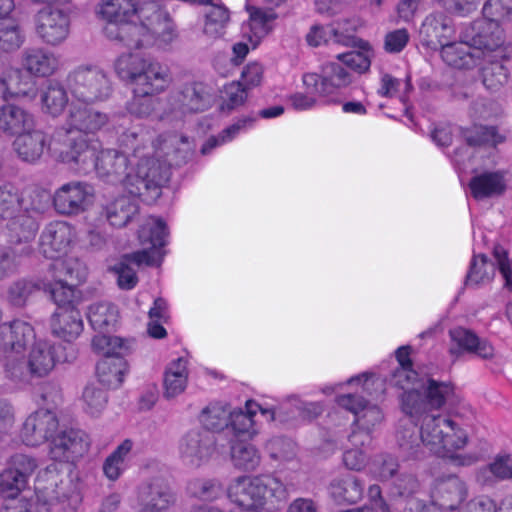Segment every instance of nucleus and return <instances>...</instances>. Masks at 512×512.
Returning a JSON list of instances; mask_svg holds the SVG:
<instances>
[{
	"instance_id": "2",
	"label": "nucleus",
	"mask_w": 512,
	"mask_h": 512,
	"mask_svg": "<svg viewBox=\"0 0 512 512\" xmlns=\"http://www.w3.org/2000/svg\"><path fill=\"white\" fill-rule=\"evenodd\" d=\"M173 148V160L176 164L185 162L192 151L189 139L183 135H171L163 140L162 150L169 156ZM171 160L141 158L136 171L129 169L128 157L115 149L101 150L95 159L93 168L101 178L111 183H120L135 196L153 191L159 195L160 187L169 180Z\"/></svg>"
},
{
	"instance_id": "48",
	"label": "nucleus",
	"mask_w": 512,
	"mask_h": 512,
	"mask_svg": "<svg viewBox=\"0 0 512 512\" xmlns=\"http://www.w3.org/2000/svg\"><path fill=\"white\" fill-rule=\"evenodd\" d=\"M492 57L491 55L486 59H481L479 65L484 63L481 67L484 86L491 91H496L507 82L508 71L502 62L494 61Z\"/></svg>"
},
{
	"instance_id": "23",
	"label": "nucleus",
	"mask_w": 512,
	"mask_h": 512,
	"mask_svg": "<svg viewBox=\"0 0 512 512\" xmlns=\"http://www.w3.org/2000/svg\"><path fill=\"white\" fill-rule=\"evenodd\" d=\"M467 497V484L456 475L437 479L432 491L433 503L445 511L457 510Z\"/></svg>"
},
{
	"instance_id": "41",
	"label": "nucleus",
	"mask_w": 512,
	"mask_h": 512,
	"mask_svg": "<svg viewBox=\"0 0 512 512\" xmlns=\"http://www.w3.org/2000/svg\"><path fill=\"white\" fill-rule=\"evenodd\" d=\"M87 317L95 331L109 332L117 323L118 310L109 302L94 303L90 305Z\"/></svg>"
},
{
	"instance_id": "61",
	"label": "nucleus",
	"mask_w": 512,
	"mask_h": 512,
	"mask_svg": "<svg viewBox=\"0 0 512 512\" xmlns=\"http://www.w3.org/2000/svg\"><path fill=\"white\" fill-rule=\"evenodd\" d=\"M424 378H419L418 373L412 367H398L392 375V384L407 393L411 390H419Z\"/></svg>"
},
{
	"instance_id": "22",
	"label": "nucleus",
	"mask_w": 512,
	"mask_h": 512,
	"mask_svg": "<svg viewBox=\"0 0 512 512\" xmlns=\"http://www.w3.org/2000/svg\"><path fill=\"white\" fill-rule=\"evenodd\" d=\"M87 434L78 429H68L55 435L50 442V455L57 461H73L88 451Z\"/></svg>"
},
{
	"instance_id": "55",
	"label": "nucleus",
	"mask_w": 512,
	"mask_h": 512,
	"mask_svg": "<svg viewBox=\"0 0 512 512\" xmlns=\"http://www.w3.org/2000/svg\"><path fill=\"white\" fill-rule=\"evenodd\" d=\"M25 36L19 25L11 19L0 21V50L15 51L24 43Z\"/></svg>"
},
{
	"instance_id": "19",
	"label": "nucleus",
	"mask_w": 512,
	"mask_h": 512,
	"mask_svg": "<svg viewBox=\"0 0 512 512\" xmlns=\"http://www.w3.org/2000/svg\"><path fill=\"white\" fill-rule=\"evenodd\" d=\"M65 148L60 151L59 159L68 165L87 171L93 168L97 157V146L83 134H64Z\"/></svg>"
},
{
	"instance_id": "45",
	"label": "nucleus",
	"mask_w": 512,
	"mask_h": 512,
	"mask_svg": "<svg viewBox=\"0 0 512 512\" xmlns=\"http://www.w3.org/2000/svg\"><path fill=\"white\" fill-rule=\"evenodd\" d=\"M38 228L36 219L24 212L12 217L8 223L11 240L16 243H27L33 240Z\"/></svg>"
},
{
	"instance_id": "35",
	"label": "nucleus",
	"mask_w": 512,
	"mask_h": 512,
	"mask_svg": "<svg viewBox=\"0 0 512 512\" xmlns=\"http://www.w3.org/2000/svg\"><path fill=\"white\" fill-rule=\"evenodd\" d=\"M476 479L482 486H493L500 481L512 480V455H496L488 465L478 470Z\"/></svg>"
},
{
	"instance_id": "24",
	"label": "nucleus",
	"mask_w": 512,
	"mask_h": 512,
	"mask_svg": "<svg viewBox=\"0 0 512 512\" xmlns=\"http://www.w3.org/2000/svg\"><path fill=\"white\" fill-rule=\"evenodd\" d=\"M419 34L424 45L437 49L454 38L455 28L452 19L446 14L433 12L424 19Z\"/></svg>"
},
{
	"instance_id": "43",
	"label": "nucleus",
	"mask_w": 512,
	"mask_h": 512,
	"mask_svg": "<svg viewBox=\"0 0 512 512\" xmlns=\"http://www.w3.org/2000/svg\"><path fill=\"white\" fill-rule=\"evenodd\" d=\"M45 281L21 278L12 282L7 289V300L14 307H24L29 298L43 289Z\"/></svg>"
},
{
	"instance_id": "8",
	"label": "nucleus",
	"mask_w": 512,
	"mask_h": 512,
	"mask_svg": "<svg viewBox=\"0 0 512 512\" xmlns=\"http://www.w3.org/2000/svg\"><path fill=\"white\" fill-rule=\"evenodd\" d=\"M62 349L60 344L35 339L26 356L24 368L8 364L7 369L12 378L22 382L29 381L31 378L45 377L54 370L58 363L70 361L68 356L62 355Z\"/></svg>"
},
{
	"instance_id": "39",
	"label": "nucleus",
	"mask_w": 512,
	"mask_h": 512,
	"mask_svg": "<svg viewBox=\"0 0 512 512\" xmlns=\"http://www.w3.org/2000/svg\"><path fill=\"white\" fill-rule=\"evenodd\" d=\"M128 366L123 356L104 357L97 363L96 373L99 381L108 388H118L127 373Z\"/></svg>"
},
{
	"instance_id": "28",
	"label": "nucleus",
	"mask_w": 512,
	"mask_h": 512,
	"mask_svg": "<svg viewBox=\"0 0 512 512\" xmlns=\"http://www.w3.org/2000/svg\"><path fill=\"white\" fill-rule=\"evenodd\" d=\"M453 345L450 347L452 355L459 356L464 352L473 353L483 359H489L494 355V348L486 340L480 339L474 332L457 327L450 330Z\"/></svg>"
},
{
	"instance_id": "3",
	"label": "nucleus",
	"mask_w": 512,
	"mask_h": 512,
	"mask_svg": "<svg viewBox=\"0 0 512 512\" xmlns=\"http://www.w3.org/2000/svg\"><path fill=\"white\" fill-rule=\"evenodd\" d=\"M421 426L409 423L397 432V443L407 458H422L424 448L439 457L454 458V452L467 444V435L449 416L424 413Z\"/></svg>"
},
{
	"instance_id": "14",
	"label": "nucleus",
	"mask_w": 512,
	"mask_h": 512,
	"mask_svg": "<svg viewBox=\"0 0 512 512\" xmlns=\"http://www.w3.org/2000/svg\"><path fill=\"white\" fill-rule=\"evenodd\" d=\"M138 500L145 512H166L175 506L177 494L165 477L154 476L140 485Z\"/></svg>"
},
{
	"instance_id": "60",
	"label": "nucleus",
	"mask_w": 512,
	"mask_h": 512,
	"mask_svg": "<svg viewBox=\"0 0 512 512\" xmlns=\"http://www.w3.org/2000/svg\"><path fill=\"white\" fill-rule=\"evenodd\" d=\"M20 78L19 70L13 71L9 75L8 81L0 78V100H5L8 96H27L30 93L31 81L22 83Z\"/></svg>"
},
{
	"instance_id": "11",
	"label": "nucleus",
	"mask_w": 512,
	"mask_h": 512,
	"mask_svg": "<svg viewBox=\"0 0 512 512\" xmlns=\"http://www.w3.org/2000/svg\"><path fill=\"white\" fill-rule=\"evenodd\" d=\"M110 117L107 113L91 107L89 104L72 103L69 107L65 126L56 135L62 134H94L108 125Z\"/></svg>"
},
{
	"instance_id": "12",
	"label": "nucleus",
	"mask_w": 512,
	"mask_h": 512,
	"mask_svg": "<svg viewBox=\"0 0 512 512\" xmlns=\"http://www.w3.org/2000/svg\"><path fill=\"white\" fill-rule=\"evenodd\" d=\"M36 467V460L31 456L21 453L12 455L0 473V495L11 499L17 497L25 489Z\"/></svg>"
},
{
	"instance_id": "42",
	"label": "nucleus",
	"mask_w": 512,
	"mask_h": 512,
	"mask_svg": "<svg viewBox=\"0 0 512 512\" xmlns=\"http://www.w3.org/2000/svg\"><path fill=\"white\" fill-rule=\"evenodd\" d=\"M205 13L203 33L210 39H218L225 33L227 24L230 21V12L223 4H215L214 0Z\"/></svg>"
},
{
	"instance_id": "56",
	"label": "nucleus",
	"mask_w": 512,
	"mask_h": 512,
	"mask_svg": "<svg viewBox=\"0 0 512 512\" xmlns=\"http://www.w3.org/2000/svg\"><path fill=\"white\" fill-rule=\"evenodd\" d=\"M332 40L334 43L348 45L351 42L349 36L344 35L337 27H330L328 30L323 26H312L306 35V41L310 46L318 47L323 43Z\"/></svg>"
},
{
	"instance_id": "63",
	"label": "nucleus",
	"mask_w": 512,
	"mask_h": 512,
	"mask_svg": "<svg viewBox=\"0 0 512 512\" xmlns=\"http://www.w3.org/2000/svg\"><path fill=\"white\" fill-rule=\"evenodd\" d=\"M83 400L86 404V411L91 415H98L107 404V394L95 385H88L83 392Z\"/></svg>"
},
{
	"instance_id": "52",
	"label": "nucleus",
	"mask_w": 512,
	"mask_h": 512,
	"mask_svg": "<svg viewBox=\"0 0 512 512\" xmlns=\"http://www.w3.org/2000/svg\"><path fill=\"white\" fill-rule=\"evenodd\" d=\"M168 236L166 224L161 219L149 218L138 232L141 244H150L152 248H161Z\"/></svg>"
},
{
	"instance_id": "1",
	"label": "nucleus",
	"mask_w": 512,
	"mask_h": 512,
	"mask_svg": "<svg viewBox=\"0 0 512 512\" xmlns=\"http://www.w3.org/2000/svg\"><path fill=\"white\" fill-rule=\"evenodd\" d=\"M98 14L108 21L104 32L108 39L129 49L170 45L177 38L169 14L154 2L139 5L138 0H102Z\"/></svg>"
},
{
	"instance_id": "6",
	"label": "nucleus",
	"mask_w": 512,
	"mask_h": 512,
	"mask_svg": "<svg viewBox=\"0 0 512 512\" xmlns=\"http://www.w3.org/2000/svg\"><path fill=\"white\" fill-rule=\"evenodd\" d=\"M66 86L72 97L83 104L105 101L112 93V84L107 74L92 65H81L70 71Z\"/></svg>"
},
{
	"instance_id": "27",
	"label": "nucleus",
	"mask_w": 512,
	"mask_h": 512,
	"mask_svg": "<svg viewBox=\"0 0 512 512\" xmlns=\"http://www.w3.org/2000/svg\"><path fill=\"white\" fill-rule=\"evenodd\" d=\"M50 267L54 281L45 282L43 289L49 291L57 308L73 306L72 303L75 298L74 284L69 283L67 277L64 276V274L71 275L70 269L64 261H56Z\"/></svg>"
},
{
	"instance_id": "33",
	"label": "nucleus",
	"mask_w": 512,
	"mask_h": 512,
	"mask_svg": "<svg viewBox=\"0 0 512 512\" xmlns=\"http://www.w3.org/2000/svg\"><path fill=\"white\" fill-rule=\"evenodd\" d=\"M34 128V117L22 107L7 104L0 108V130L8 135H20Z\"/></svg>"
},
{
	"instance_id": "64",
	"label": "nucleus",
	"mask_w": 512,
	"mask_h": 512,
	"mask_svg": "<svg viewBox=\"0 0 512 512\" xmlns=\"http://www.w3.org/2000/svg\"><path fill=\"white\" fill-rule=\"evenodd\" d=\"M398 461L389 454H382L373 460L371 472L380 480H388L395 475L398 470Z\"/></svg>"
},
{
	"instance_id": "62",
	"label": "nucleus",
	"mask_w": 512,
	"mask_h": 512,
	"mask_svg": "<svg viewBox=\"0 0 512 512\" xmlns=\"http://www.w3.org/2000/svg\"><path fill=\"white\" fill-rule=\"evenodd\" d=\"M483 13L497 22L512 21V0H487L483 6Z\"/></svg>"
},
{
	"instance_id": "16",
	"label": "nucleus",
	"mask_w": 512,
	"mask_h": 512,
	"mask_svg": "<svg viewBox=\"0 0 512 512\" xmlns=\"http://www.w3.org/2000/svg\"><path fill=\"white\" fill-rule=\"evenodd\" d=\"M59 428V420L52 409H38L27 417L21 437L27 446H39L53 439Z\"/></svg>"
},
{
	"instance_id": "38",
	"label": "nucleus",
	"mask_w": 512,
	"mask_h": 512,
	"mask_svg": "<svg viewBox=\"0 0 512 512\" xmlns=\"http://www.w3.org/2000/svg\"><path fill=\"white\" fill-rule=\"evenodd\" d=\"M139 212L136 200L121 196L108 203L104 208V214L109 224L116 228L126 226Z\"/></svg>"
},
{
	"instance_id": "5",
	"label": "nucleus",
	"mask_w": 512,
	"mask_h": 512,
	"mask_svg": "<svg viewBox=\"0 0 512 512\" xmlns=\"http://www.w3.org/2000/svg\"><path fill=\"white\" fill-rule=\"evenodd\" d=\"M227 494L243 511L262 508L273 499L284 501L288 496L285 485L273 475L238 477L229 486Z\"/></svg>"
},
{
	"instance_id": "9",
	"label": "nucleus",
	"mask_w": 512,
	"mask_h": 512,
	"mask_svg": "<svg viewBox=\"0 0 512 512\" xmlns=\"http://www.w3.org/2000/svg\"><path fill=\"white\" fill-rule=\"evenodd\" d=\"M454 387L448 382L424 378L419 390H411L401 396V407L410 417L432 413L441 409L454 398Z\"/></svg>"
},
{
	"instance_id": "4",
	"label": "nucleus",
	"mask_w": 512,
	"mask_h": 512,
	"mask_svg": "<svg viewBox=\"0 0 512 512\" xmlns=\"http://www.w3.org/2000/svg\"><path fill=\"white\" fill-rule=\"evenodd\" d=\"M115 71L133 85L134 95L154 96L170 84L168 69L158 61L140 53L123 54L115 62Z\"/></svg>"
},
{
	"instance_id": "20",
	"label": "nucleus",
	"mask_w": 512,
	"mask_h": 512,
	"mask_svg": "<svg viewBox=\"0 0 512 512\" xmlns=\"http://www.w3.org/2000/svg\"><path fill=\"white\" fill-rule=\"evenodd\" d=\"M35 337L34 327L24 320L4 322L0 324V352L7 356L22 354Z\"/></svg>"
},
{
	"instance_id": "32",
	"label": "nucleus",
	"mask_w": 512,
	"mask_h": 512,
	"mask_svg": "<svg viewBox=\"0 0 512 512\" xmlns=\"http://www.w3.org/2000/svg\"><path fill=\"white\" fill-rule=\"evenodd\" d=\"M469 187L472 196L477 200L500 196L507 187L505 173L502 171L481 173L471 179Z\"/></svg>"
},
{
	"instance_id": "34",
	"label": "nucleus",
	"mask_w": 512,
	"mask_h": 512,
	"mask_svg": "<svg viewBox=\"0 0 512 512\" xmlns=\"http://www.w3.org/2000/svg\"><path fill=\"white\" fill-rule=\"evenodd\" d=\"M47 147V137L40 130L23 132L14 141V148L18 156L26 162H36L41 158Z\"/></svg>"
},
{
	"instance_id": "25",
	"label": "nucleus",
	"mask_w": 512,
	"mask_h": 512,
	"mask_svg": "<svg viewBox=\"0 0 512 512\" xmlns=\"http://www.w3.org/2000/svg\"><path fill=\"white\" fill-rule=\"evenodd\" d=\"M83 328L82 315L74 306L57 308L50 319L52 335L66 342L77 339Z\"/></svg>"
},
{
	"instance_id": "59",
	"label": "nucleus",
	"mask_w": 512,
	"mask_h": 512,
	"mask_svg": "<svg viewBox=\"0 0 512 512\" xmlns=\"http://www.w3.org/2000/svg\"><path fill=\"white\" fill-rule=\"evenodd\" d=\"M148 142H150L149 133L136 126L125 131L121 136V144L127 149H131L133 156L139 158V160H141V158L152 159L151 157L140 155V150L145 148Z\"/></svg>"
},
{
	"instance_id": "40",
	"label": "nucleus",
	"mask_w": 512,
	"mask_h": 512,
	"mask_svg": "<svg viewBox=\"0 0 512 512\" xmlns=\"http://www.w3.org/2000/svg\"><path fill=\"white\" fill-rule=\"evenodd\" d=\"M188 382L187 360L179 357L173 360L164 374V396L174 398L184 392Z\"/></svg>"
},
{
	"instance_id": "46",
	"label": "nucleus",
	"mask_w": 512,
	"mask_h": 512,
	"mask_svg": "<svg viewBox=\"0 0 512 512\" xmlns=\"http://www.w3.org/2000/svg\"><path fill=\"white\" fill-rule=\"evenodd\" d=\"M92 348L105 357L124 356L130 351L131 341L99 332L92 339Z\"/></svg>"
},
{
	"instance_id": "17",
	"label": "nucleus",
	"mask_w": 512,
	"mask_h": 512,
	"mask_svg": "<svg viewBox=\"0 0 512 512\" xmlns=\"http://www.w3.org/2000/svg\"><path fill=\"white\" fill-rule=\"evenodd\" d=\"M215 437L212 432L194 429L187 432L179 444V452L184 462L199 467L207 462L215 450Z\"/></svg>"
},
{
	"instance_id": "58",
	"label": "nucleus",
	"mask_w": 512,
	"mask_h": 512,
	"mask_svg": "<svg viewBox=\"0 0 512 512\" xmlns=\"http://www.w3.org/2000/svg\"><path fill=\"white\" fill-rule=\"evenodd\" d=\"M51 197L48 192L40 189L30 190L25 197L20 198L18 207H20L25 214L44 213L50 205Z\"/></svg>"
},
{
	"instance_id": "30",
	"label": "nucleus",
	"mask_w": 512,
	"mask_h": 512,
	"mask_svg": "<svg viewBox=\"0 0 512 512\" xmlns=\"http://www.w3.org/2000/svg\"><path fill=\"white\" fill-rule=\"evenodd\" d=\"M330 497L338 504H355L364 493V483L355 475L347 473L334 478L329 486Z\"/></svg>"
},
{
	"instance_id": "54",
	"label": "nucleus",
	"mask_w": 512,
	"mask_h": 512,
	"mask_svg": "<svg viewBox=\"0 0 512 512\" xmlns=\"http://www.w3.org/2000/svg\"><path fill=\"white\" fill-rule=\"evenodd\" d=\"M188 493L199 500L213 501L219 498L224 489L215 479H193L188 483Z\"/></svg>"
},
{
	"instance_id": "29",
	"label": "nucleus",
	"mask_w": 512,
	"mask_h": 512,
	"mask_svg": "<svg viewBox=\"0 0 512 512\" xmlns=\"http://www.w3.org/2000/svg\"><path fill=\"white\" fill-rule=\"evenodd\" d=\"M482 55V51L473 50L463 37L459 42L450 41L441 47L443 61L456 69H471L479 65Z\"/></svg>"
},
{
	"instance_id": "26",
	"label": "nucleus",
	"mask_w": 512,
	"mask_h": 512,
	"mask_svg": "<svg viewBox=\"0 0 512 512\" xmlns=\"http://www.w3.org/2000/svg\"><path fill=\"white\" fill-rule=\"evenodd\" d=\"M339 406L352 412L356 417V424L360 429L370 433V430L382 421L383 414L379 407L368 404L362 397L352 394L337 398Z\"/></svg>"
},
{
	"instance_id": "15",
	"label": "nucleus",
	"mask_w": 512,
	"mask_h": 512,
	"mask_svg": "<svg viewBox=\"0 0 512 512\" xmlns=\"http://www.w3.org/2000/svg\"><path fill=\"white\" fill-rule=\"evenodd\" d=\"M35 28L43 42L58 45L69 35V12L66 9L45 7L36 14Z\"/></svg>"
},
{
	"instance_id": "51",
	"label": "nucleus",
	"mask_w": 512,
	"mask_h": 512,
	"mask_svg": "<svg viewBox=\"0 0 512 512\" xmlns=\"http://www.w3.org/2000/svg\"><path fill=\"white\" fill-rule=\"evenodd\" d=\"M230 409L221 403H211L203 409L200 422L204 430L220 431L229 426Z\"/></svg>"
},
{
	"instance_id": "13",
	"label": "nucleus",
	"mask_w": 512,
	"mask_h": 512,
	"mask_svg": "<svg viewBox=\"0 0 512 512\" xmlns=\"http://www.w3.org/2000/svg\"><path fill=\"white\" fill-rule=\"evenodd\" d=\"M94 189L83 181H71L55 190L53 205L62 215H78L92 204Z\"/></svg>"
},
{
	"instance_id": "10",
	"label": "nucleus",
	"mask_w": 512,
	"mask_h": 512,
	"mask_svg": "<svg viewBox=\"0 0 512 512\" xmlns=\"http://www.w3.org/2000/svg\"><path fill=\"white\" fill-rule=\"evenodd\" d=\"M462 37L473 50L484 53L481 59H486L491 56V53H496V57H502L501 46L504 43V34L496 20L486 16L475 20L464 28Z\"/></svg>"
},
{
	"instance_id": "36",
	"label": "nucleus",
	"mask_w": 512,
	"mask_h": 512,
	"mask_svg": "<svg viewBox=\"0 0 512 512\" xmlns=\"http://www.w3.org/2000/svg\"><path fill=\"white\" fill-rule=\"evenodd\" d=\"M260 410L263 415H270L274 419V412L268 409H262L261 406L253 401L248 400L245 403V410L239 409L230 411L229 425L237 436L250 437L255 433L253 417Z\"/></svg>"
},
{
	"instance_id": "49",
	"label": "nucleus",
	"mask_w": 512,
	"mask_h": 512,
	"mask_svg": "<svg viewBox=\"0 0 512 512\" xmlns=\"http://www.w3.org/2000/svg\"><path fill=\"white\" fill-rule=\"evenodd\" d=\"M41 100L46 112L56 116L67 105V92L59 82L49 81L42 91Z\"/></svg>"
},
{
	"instance_id": "57",
	"label": "nucleus",
	"mask_w": 512,
	"mask_h": 512,
	"mask_svg": "<svg viewBox=\"0 0 512 512\" xmlns=\"http://www.w3.org/2000/svg\"><path fill=\"white\" fill-rule=\"evenodd\" d=\"M495 272L492 262H488L485 255L473 258L470 270L466 276V285H477L489 281Z\"/></svg>"
},
{
	"instance_id": "18",
	"label": "nucleus",
	"mask_w": 512,
	"mask_h": 512,
	"mask_svg": "<svg viewBox=\"0 0 512 512\" xmlns=\"http://www.w3.org/2000/svg\"><path fill=\"white\" fill-rule=\"evenodd\" d=\"M72 238L73 228L67 222H50L40 235V253L46 258L54 259L55 262L61 261L60 258L67 253Z\"/></svg>"
},
{
	"instance_id": "37",
	"label": "nucleus",
	"mask_w": 512,
	"mask_h": 512,
	"mask_svg": "<svg viewBox=\"0 0 512 512\" xmlns=\"http://www.w3.org/2000/svg\"><path fill=\"white\" fill-rule=\"evenodd\" d=\"M127 262H133L136 265H151L154 262L152 252L148 249L133 252L123 257V261L119 262L115 267L118 275V285L121 289L130 290L134 288L138 282L136 272L128 266Z\"/></svg>"
},
{
	"instance_id": "31",
	"label": "nucleus",
	"mask_w": 512,
	"mask_h": 512,
	"mask_svg": "<svg viewBox=\"0 0 512 512\" xmlns=\"http://www.w3.org/2000/svg\"><path fill=\"white\" fill-rule=\"evenodd\" d=\"M58 64L57 56L44 48H27L22 52L23 67L34 76H50L57 70Z\"/></svg>"
},
{
	"instance_id": "21",
	"label": "nucleus",
	"mask_w": 512,
	"mask_h": 512,
	"mask_svg": "<svg viewBox=\"0 0 512 512\" xmlns=\"http://www.w3.org/2000/svg\"><path fill=\"white\" fill-rule=\"evenodd\" d=\"M170 105L183 115L202 112L210 106L207 87L196 81L185 83L171 95Z\"/></svg>"
},
{
	"instance_id": "47",
	"label": "nucleus",
	"mask_w": 512,
	"mask_h": 512,
	"mask_svg": "<svg viewBox=\"0 0 512 512\" xmlns=\"http://www.w3.org/2000/svg\"><path fill=\"white\" fill-rule=\"evenodd\" d=\"M133 442L124 440L104 461V475L112 481L117 480L126 469V459L131 452Z\"/></svg>"
},
{
	"instance_id": "53",
	"label": "nucleus",
	"mask_w": 512,
	"mask_h": 512,
	"mask_svg": "<svg viewBox=\"0 0 512 512\" xmlns=\"http://www.w3.org/2000/svg\"><path fill=\"white\" fill-rule=\"evenodd\" d=\"M461 133L466 143L470 146L496 145L503 141V137L492 126L473 125L469 128H463Z\"/></svg>"
},
{
	"instance_id": "7",
	"label": "nucleus",
	"mask_w": 512,
	"mask_h": 512,
	"mask_svg": "<svg viewBox=\"0 0 512 512\" xmlns=\"http://www.w3.org/2000/svg\"><path fill=\"white\" fill-rule=\"evenodd\" d=\"M351 81V75L342 65L328 63L322 67L321 75L316 73H306L303 75V84L309 95L297 93L291 96V104L298 110L308 109L315 103V99L311 95H331L337 89L349 85Z\"/></svg>"
},
{
	"instance_id": "50",
	"label": "nucleus",
	"mask_w": 512,
	"mask_h": 512,
	"mask_svg": "<svg viewBox=\"0 0 512 512\" xmlns=\"http://www.w3.org/2000/svg\"><path fill=\"white\" fill-rule=\"evenodd\" d=\"M231 459L234 466L243 471L256 470L261 461L258 450L253 445L243 442L231 446Z\"/></svg>"
},
{
	"instance_id": "44",
	"label": "nucleus",
	"mask_w": 512,
	"mask_h": 512,
	"mask_svg": "<svg viewBox=\"0 0 512 512\" xmlns=\"http://www.w3.org/2000/svg\"><path fill=\"white\" fill-rule=\"evenodd\" d=\"M249 11V21L247 23V27L252 35H250V40L255 38V43H257L261 38L265 37L273 28V22L275 21L277 15L271 9H263L257 7H251L248 9Z\"/></svg>"
}]
</instances>
